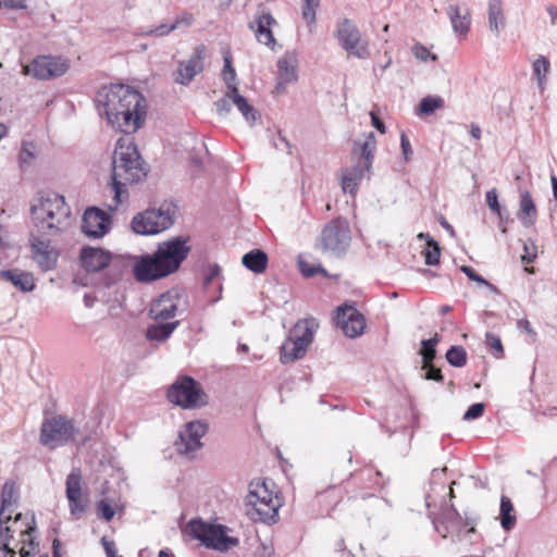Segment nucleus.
Wrapping results in <instances>:
<instances>
[{
    "instance_id": "dca6fc26",
    "label": "nucleus",
    "mask_w": 557,
    "mask_h": 557,
    "mask_svg": "<svg viewBox=\"0 0 557 557\" xmlns=\"http://www.w3.org/2000/svg\"><path fill=\"white\" fill-rule=\"evenodd\" d=\"M44 236L32 233L29 244L32 248L33 259L38 268L44 271H51L55 268L59 258V250L52 247L49 239Z\"/></svg>"
},
{
    "instance_id": "4468645a",
    "label": "nucleus",
    "mask_w": 557,
    "mask_h": 557,
    "mask_svg": "<svg viewBox=\"0 0 557 557\" xmlns=\"http://www.w3.org/2000/svg\"><path fill=\"white\" fill-rule=\"evenodd\" d=\"M336 36L343 49L348 53L359 59H366L370 55L368 45L361 42L360 32L351 20L345 18L338 23Z\"/></svg>"
},
{
    "instance_id": "72a5a7b5",
    "label": "nucleus",
    "mask_w": 557,
    "mask_h": 557,
    "mask_svg": "<svg viewBox=\"0 0 557 557\" xmlns=\"http://www.w3.org/2000/svg\"><path fill=\"white\" fill-rule=\"evenodd\" d=\"M513 505L506 495L500 497L499 519L504 530L510 531L516 524V515L513 513Z\"/></svg>"
},
{
    "instance_id": "864d4df0",
    "label": "nucleus",
    "mask_w": 557,
    "mask_h": 557,
    "mask_svg": "<svg viewBox=\"0 0 557 557\" xmlns=\"http://www.w3.org/2000/svg\"><path fill=\"white\" fill-rule=\"evenodd\" d=\"M221 275V268L218 264H211L209 265L205 276H203V287L208 288L210 284L220 277Z\"/></svg>"
},
{
    "instance_id": "b1692460",
    "label": "nucleus",
    "mask_w": 557,
    "mask_h": 557,
    "mask_svg": "<svg viewBox=\"0 0 557 557\" xmlns=\"http://www.w3.org/2000/svg\"><path fill=\"white\" fill-rule=\"evenodd\" d=\"M442 529L436 528L443 537L456 536L460 537V533L463 530V518L459 511L451 505L447 508L442 516Z\"/></svg>"
},
{
    "instance_id": "20e7f679",
    "label": "nucleus",
    "mask_w": 557,
    "mask_h": 557,
    "mask_svg": "<svg viewBox=\"0 0 557 557\" xmlns=\"http://www.w3.org/2000/svg\"><path fill=\"white\" fill-rule=\"evenodd\" d=\"M30 213L36 232L41 236H57L70 224L71 209L58 193L41 196L32 205Z\"/></svg>"
},
{
    "instance_id": "9b49d317",
    "label": "nucleus",
    "mask_w": 557,
    "mask_h": 557,
    "mask_svg": "<svg viewBox=\"0 0 557 557\" xmlns=\"http://www.w3.org/2000/svg\"><path fill=\"white\" fill-rule=\"evenodd\" d=\"M170 403L183 409H196L208 404V395L199 382L189 375H182L168 389Z\"/></svg>"
},
{
    "instance_id": "f03ea898",
    "label": "nucleus",
    "mask_w": 557,
    "mask_h": 557,
    "mask_svg": "<svg viewBox=\"0 0 557 557\" xmlns=\"http://www.w3.org/2000/svg\"><path fill=\"white\" fill-rule=\"evenodd\" d=\"M188 237L175 236L158 245L153 253L134 257L133 274L140 283H150L175 273L188 257Z\"/></svg>"
},
{
    "instance_id": "393cba45",
    "label": "nucleus",
    "mask_w": 557,
    "mask_h": 557,
    "mask_svg": "<svg viewBox=\"0 0 557 557\" xmlns=\"http://www.w3.org/2000/svg\"><path fill=\"white\" fill-rule=\"evenodd\" d=\"M0 280L12 283L13 286L23 293L32 292L36 287L33 274L17 269L0 271Z\"/></svg>"
},
{
    "instance_id": "052dcab7",
    "label": "nucleus",
    "mask_w": 557,
    "mask_h": 557,
    "mask_svg": "<svg viewBox=\"0 0 557 557\" xmlns=\"http://www.w3.org/2000/svg\"><path fill=\"white\" fill-rule=\"evenodd\" d=\"M479 517L476 515H468L465 512L463 528L469 527L467 533H475V524L478 523Z\"/></svg>"
},
{
    "instance_id": "e433bc0d",
    "label": "nucleus",
    "mask_w": 557,
    "mask_h": 557,
    "mask_svg": "<svg viewBox=\"0 0 557 557\" xmlns=\"http://www.w3.org/2000/svg\"><path fill=\"white\" fill-rule=\"evenodd\" d=\"M441 342V336L436 333L433 337L429 339H422L421 346L422 349L420 355L422 357V361L425 366L432 363L436 357V345Z\"/></svg>"
},
{
    "instance_id": "680f3d73",
    "label": "nucleus",
    "mask_w": 557,
    "mask_h": 557,
    "mask_svg": "<svg viewBox=\"0 0 557 557\" xmlns=\"http://www.w3.org/2000/svg\"><path fill=\"white\" fill-rule=\"evenodd\" d=\"M25 0H0V9H24Z\"/></svg>"
},
{
    "instance_id": "a19ab883",
    "label": "nucleus",
    "mask_w": 557,
    "mask_h": 557,
    "mask_svg": "<svg viewBox=\"0 0 557 557\" xmlns=\"http://www.w3.org/2000/svg\"><path fill=\"white\" fill-rule=\"evenodd\" d=\"M445 357L447 362L455 368H461L467 363V351L462 346H451Z\"/></svg>"
},
{
    "instance_id": "13d9d810",
    "label": "nucleus",
    "mask_w": 557,
    "mask_h": 557,
    "mask_svg": "<svg viewBox=\"0 0 557 557\" xmlns=\"http://www.w3.org/2000/svg\"><path fill=\"white\" fill-rule=\"evenodd\" d=\"M30 146H32V144H23L22 150H21L20 156H18V158H20V162H21L22 164H24V163H26V164L30 163V161H32V160L34 159V157H35V156H34V153H33V151H32V150H30V148H29Z\"/></svg>"
},
{
    "instance_id": "6e6552de",
    "label": "nucleus",
    "mask_w": 557,
    "mask_h": 557,
    "mask_svg": "<svg viewBox=\"0 0 557 557\" xmlns=\"http://www.w3.org/2000/svg\"><path fill=\"white\" fill-rule=\"evenodd\" d=\"M246 505L251 507L247 513L252 519L269 523L274 522L281 504L277 496H274L273 492L270 491L267 482L258 481L249 484Z\"/></svg>"
},
{
    "instance_id": "c9c22d12",
    "label": "nucleus",
    "mask_w": 557,
    "mask_h": 557,
    "mask_svg": "<svg viewBox=\"0 0 557 557\" xmlns=\"http://www.w3.org/2000/svg\"><path fill=\"white\" fill-rule=\"evenodd\" d=\"M533 73L536 76L537 85L541 91L544 90L546 85V76L550 69L549 60L544 57L540 55L532 64Z\"/></svg>"
},
{
    "instance_id": "49530a36",
    "label": "nucleus",
    "mask_w": 557,
    "mask_h": 557,
    "mask_svg": "<svg viewBox=\"0 0 557 557\" xmlns=\"http://www.w3.org/2000/svg\"><path fill=\"white\" fill-rule=\"evenodd\" d=\"M10 519L11 516L4 517L0 510V547H10L9 542L13 535L10 528L4 525Z\"/></svg>"
},
{
    "instance_id": "412c9836",
    "label": "nucleus",
    "mask_w": 557,
    "mask_h": 557,
    "mask_svg": "<svg viewBox=\"0 0 557 557\" xmlns=\"http://www.w3.org/2000/svg\"><path fill=\"white\" fill-rule=\"evenodd\" d=\"M176 293L166 292L156 299L150 308L149 314L153 320L165 321L176 315L177 311Z\"/></svg>"
},
{
    "instance_id": "c756f323",
    "label": "nucleus",
    "mask_w": 557,
    "mask_h": 557,
    "mask_svg": "<svg viewBox=\"0 0 557 557\" xmlns=\"http://www.w3.org/2000/svg\"><path fill=\"white\" fill-rule=\"evenodd\" d=\"M227 96L231 97L232 102L238 111L243 114L249 124H253L259 117L258 111L248 102V100L239 94L238 88L227 90Z\"/></svg>"
},
{
    "instance_id": "5701e85b",
    "label": "nucleus",
    "mask_w": 557,
    "mask_h": 557,
    "mask_svg": "<svg viewBox=\"0 0 557 557\" xmlns=\"http://www.w3.org/2000/svg\"><path fill=\"white\" fill-rule=\"evenodd\" d=\"M366 169L361 161H357L354 165L342 170V188L344 193L354 195L361 180L370 172Z\"/></svg>"
},
{
    "instance_id": "603ef678",
    "label": "nucleus",
    "mask_w": 557,
    "mask_h": 557,
    "mask_svg": "<svg viewBox=\"0 0 557 557\" xmlns=\"http://www.w3.org/2000/svg\"><path fill=\"white\" fill-rule=\"evenodd\" d=\"M13 494H14L13 484H10L9 482H7L2 488V502H1V508H0V510H2V515H4L5 508L12 504Z\"/></svg>"
},
{
    "instance_id": "39448f33",
    "label": "nucleus",
    "mask_w": 557,
    "mask_h": 557,
    "mask_svg": "<svg viewBox=\"0 0 557 557\" xmlns=\"http://www.w3.org/2000/svg\"><path fill=\"white\" fill-rule=\"evenodd\" d=\"M318 327L319 323L314 318L298 321L281 347V362L287 363L304 358Z\"/></svg>"
},
{
    "instance_id": "ea45409f",
    "label": "nucleus",
    "mask_w": 557,
    "mask_h": 557,
    "mask_svg": "<svg viewBox=\"0 0 557 557\" xmlns=\"http://www.w3.org/2000/svg\"><path fill=\"white\" fill-rule=\"evenodd\" d=\"M223 61H224V66H223L222 75H223L225 85L227 87V90H231L233 88H238L237 83H236V71L232 63V55L228 52L225 53Z\"/></svg>"
},
{
    "instance_id": "8fccbe9b",
    "label": "nucleus",
    "mask_w": 557,
    "mask_h": 557,
    "mask_svg": "<svg viewBox=\"0 0 557 557\" xmlns=\"http://www.w3.org/2000/svg\"><path fill=\"white\" fill-rule=\"evenodd\" d=\"M485 410V405L483 403L472 404L465 412L463 420L471 421L480 418Z\"/></svg>"
},
{
    "instance_id": "473e14b6",
    "label": "nucleus",
    "mask_w": 557,
    "mask_h": 557,
    "mask_svg": "<svg viewBox=\"0 0 557 557\" xmlns=\"http://www.w3.org/2000/svg\"><path fill=\"white\" fill-rule=\"evenodd\" d=\"M178 325L180 321L149 325L146 331V337L150 342H164L172 335Z\"/></svg>"
},
{
    "instance_id": "37998d69",
    "label": "nucleus",
    "mask_w": 557,
    "mask_h": 557,
    "mask_svg": "<svg viewBox=\"0 0 557 557\" xmlns=\"http://www.w3.org/2000/svg\"><path fill=\"white\" fill-rule=\"evenodd\" d=\"M485 344L491 349V352L495 358L500 359L504 357V347L499 336L490 332L486 333Z\"/></svg>"
},
{
    "instance_id": "6ab92c4d",
    "label": "nucleus",
    "mask_w": 557,
    "mask_h": 557,
    "mask_svg": "<svg viewBox=\"0 0 557 557\" xmlns=\"http://www.w3.org/2000/svg\"><path fill=\"white\" fill-rule=\"evenodd\" d=\"M110 227V216L103 210L92 207L86 209L83 215L82 230L92 238L102 237Z\"/></svg>"
},
{
    "instance_id": "338daca9",
    "label": "nucleus",
    "mask_w": 557,
    "mask_h": 557,
    "mask_svg": "<svg viewBox=\"0 0 557 557\" xmlns=\"http://www.w3.org/2000/svg\"><path fill=\"white\" fill-rule=\"evenodd\" d=\"M518 327L522 331L528 332L529 334L535 335L534 331L531 327V323L525 319H521L518 321Z\"/></svg>"
},
{
    "instance_id": "09e8293b",
    "label": "nucleus",
    "mask_w": 557,
    "mask_h": 557,
    "mask_svg": "<svg viewBox=\"0 0 557 557\" xmlns=\"http://www.w3.org/2000/svg\"><path fill=\"white\" fill-rule=\"evenodd\" d=\"M97 515L109 522L113 519L115 511L107 500L101 499L97 503Z\"/></svg>"
},
{
    "instance_id": "2eb2a0df",
    "label": "nucleus",
    "mask_w": 557,
    "mask_h": 557,
    "mask_svg": "<svg viewBox=\"0 0 557 557\" xmlns=\"http://www.w3.org/2000/svg\"><path fill=\"white\" fill-rule=\"evenodd\" d=\"M277 26V21L264 4L257 7L253 18L248 23V28L255 33L259 44L274 49L276 40L274 38L272 27Z\"/></svg>"
},
{
    "instance_id": "3c124183",
    "label": "nucleus",
    "mask_w": 557,
    "mask_h": 557,
    "mask_svg": "<svg viewBox=\"0 0 557 557\" xmlns=\"http://www.w3.org/2000/svg\"><path fill=\"white\" fill-rule=\"evenodd\" d=\"M232 99L230 96H227V91L225 92L224 97L219 99L214 104L216 112L220 116H226L231 111L232 106Z\"/></svg>"
},
{
    "instance_id": "a211bd4d",
    "label": "nucleus",
    "mask_w": 557,
    "mask_h": 557,
    "mask_svg": "<svg viewBox=\"0 0 557 557\" xmlns=\"http://www.w3.org/2000/svg\"><path fill=\"white\" fill-rule=\"evenodd\" d=\"M336 325L350 338L360 336L366 327L364 317L352 306H342L336 310Z\"/></svg>"
},
{
    "instance_id": "774afa93",
    "label": "nucleus",
    "mask_w": 557,
    "mask_h": 557,
    "mask_svg": "<svg viewBox=\"0 0 557 557\" xmlns=\"http://www.w3.org/2000/svg\"><path fill=\"white\" fill-rule=\"evenodd\" d=\"M550 183H552V189H553V197L555 201V211H557V177L555 175L550 176Z\"/></svg>"
},
{
    "instance_id": "7c9ffc66",
    "label": "nucleus",
    "mask_w": 557,
    "mask_h": 557,
    "mask_svg": "<svg viewBox=\"0 0 557 557\" xmlns=\"http://www.w3.org/2000/svg\"><path fill=\"white\" fill-rule=\"evenodd\" d=\"M268 261V255L261 249H252L242 258L243 265L256 274L267 270Z\"/></svg>"
},
{
    "instance_id": "4c0bfd02",
    "label": "nucleus",
    "mask_w": 557,
    "mask_h": 557,
    "mask_svg": "<svg viewBox=\"0 0 557 557\" xmlns=\"http://www.w3.org/2000/svg\"><path fill=\"white\" fill-rule=\"evenodd\" d=\"M181 24H185L186 26H189L191 24V16H185L182 18H177L172 24H161L156 28H151L147 30L145 34L149 36H157L162 37L164 35H168L169 33L177 29Z\"/></svg>"
},
{
    "instance_id": "6e6d98bb",
    "label": "nucleus",
    "mask_w": 557,
    "mask_h": 557,
    "mask_svg": "<svg viewBox=\"0 0 557 557\" xmlns=\"http://www.w3.org/2000/svg\"><path fill=\"white\" fill-rule=\"evenodd\" d=\"M400 147L406 161L410 160L413 151L409 138L405 133L400 135Z\"/></svg>"
},
{
    "instance_id": "c03bdc74",
    "label": "nucleus",
    "mask_w": 557,
    "mask_h": 557,
    "mask_svg": "<svg viewBox=\"0 0 557 557\" xmlns=\"http://www.w3.org/2000/svg\"><path fill=\"white\" fill-rule=\"evenodd\" d=\"M319 7V0H304L302 17L307 21L310 32L311 26L315 23V11Z\"/></svg>"
},
{
    "instance_id": "bb28decb",
    "label": "nucleus",
    "mask_w": 557,
    "mask_h": 557,
    "mask_svg": "<svg viewBox=\"0 0 557 557\" xmlns=\"http://www.w3.org/2000/svg\"><path fill=\"white\" fill-rule=\"evenodd\" d=\"M519 205L518 219L523 226H533L536 221L537 211L533 198L528 190L521 193Z\"/></svg>"
},
{
    "instance_id": "9d476101",
    "label": "nucleus",
    "mask_w": 557,
    "mask_h": 557,
    "mask_svg": "<svg viewBox=\"0 0 557 557\" xmlns=\"http://www.w3.org/2000/svg\"><path fill=\"white\" fill-rule=\"evenodd\" d=\"M176 208L163 203L160 208H149L133 216L131 226L138 235H156L170 228L175 221Z\"/></svg>"
},
{
    "instance_id": "58836bf2",
    "label": "nucleus",
    "mask_w": 557,
    "mask_h": 557,
    "mask_svg": "<svg viewBox=\"0 0 557 557\" xmlns=\"http://www.w3.org/2000/svg\"><path fill=\"white\" fill-rule=\"evenodd\" d=\"M423 255L426 265H436L440 263L441 247L432 236H426V248Z\"/></svg>"
},
{
    "instance_id": "f3484780",
    "label": "nucleus",
    "mask_w": 557,
    "mask_h": 557,
    "mask_svg": "<svg viewBox=\"0 0 557 557\" xmlns=\"http://www.w3.org/2000/svg\"><path fill=\"white\" fill-rule=\"evenodd\" d=\"M65 487L70 512L75 519H79L88 507V499L82 496V473L79 469H73L69 473Z\"/></svg>"
},
{
    "instance_id": "0eeeda50",
    "label": "nucleus",
    "mask_w": 557,
    "mask_h": 557,
    "mask_svg": "<svg viewBox=\"0 0 557 557\" xmlns=\"http://www.w3.org/2000/svg\"><path fill=\"white\" fill-rule=\"evenodd\" d=\"M186 532L207 548L221 553L227 552L239 544L237 537L226 534L224 525L208 523L201 519H191L186 525Z\"/></svg>"
},
{
    "instance_id": "e2e57ef3",
    "label": "nucleus",
    "mask_w": 557,
    "mask_h": 557,
    "mask_svg": "<svg viewBox=\"0 0 557 557\" xmlns=\"http://www.w3.org/2000/svg\"><path fill=\"white\" fill-rule=\"evenodd\" d=\"M523 249H524V255H522V257H521L522 262L527 263V264L532 263L536 257L535 252L531 251L530 247L527 244H524ZM534 249H535V247L533 246L532 250H534Z\"/></svg>"
},
{
    "instance_id": "0e129e2a",
    "label": "nucleus",
    "mask_w": 557,
    "mask_h": 557,
    "mask_svg": "<svg viewBox=\"0 0 557 557\" xmlns=\"http://www.w3.org/2000/svg\"><path fill=\"white\" fill-rule=\"evenodd\" d=\"M372 125L382 134L385 133L384 122L373 112H371Z\"/></svg>"
},
{
    "instance_id": "f8f14e48",
    "label": "nucleus",
    "mask_w": 557,
    "mask_h": 557,
    "mask_svg": "<svg viewBox=\"0 0 557 557\" xmlns=\"http://www.w3.org/2000/svg\"><path fill=\"white\" fill-rule=\"evenodd\" d=\"M70 69V61L62 57L38 55L23 66V73L39 81H49L63 76Z\"/></svg>"
},
{
    "instance_id": "4d7b16f0",
    "label": "nucleus",
    "mask_w": 557,
    "mask_h": 557,
    "mask_svg": "<svg viewBox=\"0 0 557 557\" xmlns=\"http://www.w3.org/2000/svg\"><path fill=\"white\" fill-rule=\"evenodd\" d=\"M460 270L468 276L469 280L476 282L480 285H482L483 283H486V280L483 276H481L480 274H478L474 271V269H472L471 267L462 265L460 268Z\"/></svg>"
},
{
    "instance_id": "de8ad7c7",
    "label": "nucleus",
    "mask_w": 557,
    "mask_h": 557,
    "mask_svg": "<svg viewBox=\"0 0 557 557\" xmlns=\"http://www.w3.org/2000/svg\"><path fill=\"white\" fill-rule=\"evenodd\" d=\"M486 205L494 213L497 214L500 220V224H503V210L498 202V195L495 188H492L486 193Z\"/></svg>"
},
{
    "instance_id": "423d86ee",
    "label": "nucleus",
    "mask_w": 557,
    "mask_h": 557,
    "mask_svg": "<svg viewBox=\"0 0 557 557\" xmlns=\"http://www.w3.org/2000/svg\"><path fill=\"white\" fill-rule=\"evenodd\" d=\"M350 243L349 223L346 219L338 216L331 220L323 227L317 239L315 248L326 256L342 258L348 250Z\"/></svg>"
},
{
    "instance_id": "a878e982",
    "label": "nucleus",
    "mask_w": 557,
    "mask_h": 557,
    "mask_svg": "<svg viewBox=\"0 0 557 557\" xmlns=\"http://www.w3.org/2000/svg\"><path fill=\"white\" fill-rule=\"evenodd\" d=\"M375 149L376 138L371 132L366 136L363 143L355 141L352 154H358V161H361L366 169H371Z\"/></svg>"
},
{
    "instance_id": "aec40b11",
    "label": "nucleus",
    "mask_w": 557,
    "mask_h": 557,
    "mask_svg": "<svg viewBox=\"0 0 557 557\" xmlns=\"http://www.w3.org/2000/svg\"><path fill=\"white\" fill-rule=\"evenodd\" d=\"M205 57L206 47L197 46L188 60L180 62L174 81L182 85L189 84L197 74L203 71Z\"/></svg>"
},
{
    "instance_id": "79ce46f5",
    "label": "nucleus",
    "mask_w": 557,
    "mask_h": 557,
    "mask_svg": "<svg viewBox=\"0 0 557 557\" xmlns=\"http://www.w3.org/2000/svg\"><path fill=\"white\" fill-rule=\"evenodd\" d=\"M298 267L301 274L306 277H312L318 273L322 274L325 277L329 276L327 271L320 263L311 264L302 257H299L298 259Z\"/></svg>"
},
{
    "instance_id": "f704fd0d",
    "label": "nucleus",
    "mask_w": 557,
    "mask_h": 557,
    "mask_svg": "<svg viewBox=\"0 0 557 557\" xmlns=\"http://www.w3.org/2000/svg\"><path fill=\"white\" fill-rule=\"evenodd\" d=\"M445 101L440 96H426L422 98L418 106V115H431L436 110L444 108Z\"/></svg>"
},
{
    "instance_id": "c85d7f7f",
    "label": "nucleus",
    "mask_w": 557,
    "mask_h": 557,
    "mask_svg": "<svg viewBox=\"0 0 557 557\" xmlns=\"http://www.w3.org/2000/svg\"><path fill=\"white\" fill-rule=\"evenodd\" d=\"M277 88L284 87L297 79L295 59L293 55L286 54L283 58H280L277 61Z\"/></svg>"
},
{
    "instance_id": "69168bd1",
    "label": "nucleus",
    "mask_w": 557,
    "mask_h": 557,
    "mask_svg": "<svg viewBox=\"0 0 557 557\" xmlns=\"http://www.w3.org/2000/svg\"><path fill=\"white\" fill-rule=\"evenodd\" d=\"M29 546L32 549H27L26 547H22L20 549V557H30L34 553V550L37 548L38 544L34 542V540L29 541Z\"/></svg>"
},
{
    "instance_id": "7ed1b4c3",
    "label": "nucleus",
    "mask_w": 557,
    "mask_h": 557,
    "mask_svg": "<svg viewBox=\"0 0 557 557\" xmlns=\"http://www.w3.org/2000/svg\"><path fill=\"white\" fill-rule=\"evenodd\" d=\"M146 175L147 171L137 146L133 141L126 143L119 139L112 160L110 183L112 201L108 203V210L116 211L123 202L127 201L129 197L127 184L138 183Z\"/></svg>"
},
{
    "instance_id": "ddd939ff",
    "label": "nucleus",
    "mask_w": 557,
    "mask_h": 557,
    "mask_svg": "<svg viewBox=\"0 0 557 557\" xmlns=\"http://www.w3.org/2000/svg\"><path fill=\"white\" fill-rule=\"evenodd\" d=\"M208 429V424L201 420L187 422L174 442L177 454L193 457L194 453L202 448L201 438L207 434Z\"/></svg>"
},
{
    "instance_id": "a18cd8bd",
    "label": "nucleus",
    "mask_w": 557,
    "mask_h": 557,
    "mask_svg": "<svg viewBox=\"0 0 557 557\" xmlns=\"http://www.w3.org/2000/svg\"><path fill=\"white\" fill-rule=\"evenodd\" d=\"M411 52L421 62H436L438 59L436 54L430 52L429 49L421 44H414L411 47Z\"/></svg>"
},
{
    "instance_id": "4be33fe9",
    "label": "nucleus",
    "mask_w": 557,
    "mask_h": 557,
    "mask_svg": "<svg viewBox=\"0 0 557 557\" xmlns=\"http://www.w3.org/2000/svg\"><path fill=\"white\" fill-rule=\"evenodd\" d=\"M81 261L87 272H99L111 262V253L101 248L85 247L81 251Z\"/></svg>"
},
{
    "instance_id": "f257e3e1",
    "label": "nucleus",
    "mask_w": 557,
    "mask_h": 557,
    "mask_svg": "<svg viewBox=\"0 0 557 557\" xmlns=\"http://www.w3.org/2000/svg\"><path fill=\"white\" fill-rule=\"evenodd\" d=\"M96 109L115 131L137 132L147 116V101L141 92L124 84L101 87L95 97Z\"/></svg>"
},
{
    "instance_id": "5fc2aeb1",
    "label": "nucleus",
    "mask_w": 557,
    "mask_h": 557,
    "mask_svg": "<svg viewBox=\"0 0 557 557\" xmlns=\"http://www.w3.org/2000/svg\"><path fill=\"white\" fill-rule=\"evenodd\" d=\"M422 368L426 370L425 375H424V377L426 380H432V381H436V382H442L443 381L444 377H443V374L441 372V369L435 368L434 366H432V363H429L428 366H425L423 363Z\"/></svg>"
},
{
    "instance_id": "bf43d9fd",
    "label": "nucleus",
    "mask_w": 557,
    "mask_h": 557,
    "mask_svg": "<svg viewBox=\"0 0 557 557\" xmlns=\"http://www.w3.org/2000/svg\"><path fill=\"white\" fill-rule=\"evenodd\" d=\"M101 544L103 546L107 557H116V547L113 541L108 540L107 536H102Z\"/></svg>"
},
{
    "instance_id": "cd10ccee",
    "label": "nucleus",
    "mask_w": 557,
    "mask_h": 557,
    "mask_svg": "<svg viewBox=\"0 0 557 557\" xmlns=\"http://www.w3.org/2000/svg\"><path fill=\"white\" fill-rule=\"evenodd\" d=\"M453 29L455 33L465 35L469 30V12L466 8L450 4L447 9Z\"/></svg>"
},
{
    "instance_id": "1a4fd4ad",
    "label": "nucleus",
    "mask_w": 557,
    "mask_h": 557,
    "mask_svg": "<svg viewBox=\"0 0 557 557\" xmlns=\"http://www.w3.org/2000/svg\"><path fill=\"white\" fill-rule=\"evenodd\" d=\"M78 433L73 419L57 414L42 421L39 442L49 449H55L73 442Z\"/></svg>"
},
{
    "instance_id": "2f4dec72",
    "label": "nucleus",
    "mask_w": 557,
    "mask_h": 557,
    "mask_svg": "<svg viewBox=\"0 0 557 557\" xmlns=\"http://www.w3.org/2000/svg\"><path fill=\"white\" fill-rule=\"evenodd\" d=\"M490 30L498 35L505 27L506 17L503 11L502 0H491L487 9Z\"/></svg>"
}]
</instances>
